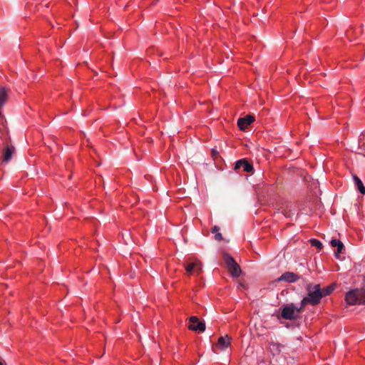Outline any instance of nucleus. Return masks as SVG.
<instances>
[{"instance_id":"obj_11","label":"nucleus","mask_w":365,"mask_h":365,"mask_svg":"<svg viewBox=\"0 0 365 365\" xmlns=\"http://www.w3.org/2000/svg\"><path fill=\"white\" fill-rule=\"evenodd\" d=\"M353 179L354 184L357 189L359 190V191L361 194H365V186L364 185L362 181L356 175H354Z\"/></svg>"},{"instance_id":"obj_2","label":"nucleus","mask_w":365,"mask_h":365,"mask_svg":"<svg viewBox=\"0 0 365 365\" xmlns=\"http://www.w3.org/2000/svg\"><path fill=\"white\" fill-rule=\"evenodd\" d=\"M345 301L349 305L365 304V289H354L345 295Z\"/></svg>"},{"instance_id":"obj_6","label":"nucleus","mask_w":365,"mask_h":365,"mask_svg":"<svg viewBox=\"0 0 365 365\" xmlns=\"http://www.w3.org/2000/svg\"><path fill=\"white\" fill-rule=\"evenodd\" d=\"M190 325L188 326L189 329L195 331L203 332L205 330V324L200 322L199 319L195 316L190 317Z\"/></svg>"},{"instance_id":"obj_21","label":"nucleus","mask_w":365,"mask_h":365,"mask_svg":"<svg viewBox=\"0 0 365 365\" xmlns=\"http://www.w3.org/2000/svg\"><path fill=\"white\" fill-rule=\"evenodd\" d=\"M0 365H2L1 362H0Z\"/></svg>"},{"instance_id":"obj_9","label":"nucleus","mask_w":365,"mask_h":365,"mask_svg":"<svg viewBox=\"0 0 365 365\" xmlns=\"http://www.w3.org/2000/svg\"><path fill=\"white\" fill-rule=\"evenodd\" d=\"M230 340L231 339L228 336V335L220 336L218 339L216 347L220 350H225L230 346Z\"/></svg>"},{"instance_id":"obj_14","label":"nucleus","mask_w":365,"mask_h":365,"mask_svg":"<svg viewBox=\"0 0 365 365\" xmlns=\"http://www.w3.org/2000/svg\"><path fill=\"white\" fill-rule=\"evenodd\" d=\"M310 243H311L312 246L316 247L319 250H321L322 248V243L318 240L312 239V240H310Z\"/></svg>"},{"instance_id":"obj_3","label":"nucleus","mask_w":365,"mask_h":365,"mask_svg":"<svg viewBox=\"0 0 365 365\" xmlns=\"http://www.w3.org/2000/svg\"><path fill=\"white\" fill-rule=\"evenodd\" d=\"M223 259L230 274L234 277H238L241 274V269L234 258L229 254L224 253Z\"/></svg>"},{"instance_id":"obj_10","label":"nucleus","mask_w":365,"mask_h":365,"mask_svg":"<svg viewBox=\"0 0 365 365\" xmlns=\"http://www.w3.org/2000/svg\"><path fill=\"white\" fill-rule=\"evenodd\" d=\"M299 277L290 272H287L281 275V277L278 279L279 281H285L288 282H294L299 279Z\"/></svg>"},{"instance_id":"obj_4","label":"nucleus","mask_w":365,"mask_h":365,"mask_svg":"<svg viewBox=\"0 0 365 365\" xmlns=\"http://www.w3.org/2000/svg\"><path fill=\"white\" fill-rule=\"evenodd\" d=\"M186 274L188 275H199L202 272V263L197 259L187 260L185 265Z\"/></svg>"},{"instance_id":"obj_8","label":"nucleus","mask_w":365,"mask_h":365,"mask_svg":"<svg viewBox=\"0 0 365 365\" xmlns=\"http://www.w3.org/2000/svg\"><path fill=\"white\" fill-rule=\"evenodd\" d=\"M241 168H242L243 171L246 173H250L253 170L252 165L245 160H240L235 163V170H239Z\"/></svg>"},{"instance_id":"obj_16","label":"nucleus","mask_w":365,"mask_h":365,"mask_svg":"<svg viewBox=\"0 0 365 365\" xmlns=\"http://www.w3.org/2000/svg\"><path fill=\"white\" fill-rule=\"evenodd\" d=\"M344 244L341 242L339 243V245L336 247L337 248V252H335V257L336 258H339V254L341 253L343 249H344Z\"/></svg>"},{"instance_id":"obj_1","label":"nucleus","mask_w":365,"mask_h":365,"mask_svg":"<svg viewBox=\"0 0 365 365\" xmlns=\"http://www.w3.org/2000/svg\"><path fill=\"white\" fill-rule=\"evenodd\" d=\"M308 294L301 302V306L304 307L307 304L317 305L318 304L322 297L321 294V287L319 284H309L307 287Z\"/></svg>"},{"instance_id":"obj_12","label":"nucleus","mask_w":365,"mask_h":365,"mask_svg":"<svg viewBox=\"0 0 365 365\" xmlns=\"http://www.w3.org/2000/svg\"><path fill=\"white\" fill-rule=\"evenodd\" d=\"M336 288V284H331L324 289H321L322 297H326L329 295Z\"/></svg>"},{"instance_id":"obj_17","label":"nucleus","mask_w":365,"mask_h":365,"mask_svg":"<svg viewBox=\"0 0 365 365\" xmlns=\"http://www.w3.org/2000/svg\"><path fill=\"white\" fill-rule=\"evenodd\" d=\"M340 242H341L340 240H336V239H333V240H331L330 243H331V245L332 247H336L339 245Z\"/></svg>"},{"instance_id":"obj_13","label":"nucleus","mask_w":365,"mask_h":365,"mask_svg":"<svg viewBox=\"0 0 365 365\" xmlns=\"http://www.w3.org/2000/svg\"><path fill=\"white\" fill-rule=\"evenodd\" d=\"M14 152V149L12 147H7L4 155V161L8 162L11 160L12 154Z\"/></svg>"},{"instance_id":"obj_20","label":"nucleus","mask_w":365,"mask_h":365,"mask_svg":"<svg viewBox=\"0 0 365 365\" xmlns=\"http://www.w3.org/2000/svg\"><path fill=\"white\" fill-rule=\"evenodd\" d=\"M218 231H219V227H218L217 226H215V227H213V228L212 229V232L213 233H217V232H218Z\"/></svg>"},{"instance_id":"obj_7","label":"nucleus","mask_w":365,"mask_h":365,"mask_svg":"<svg viewBox=\"0 0 365 365\" xmlns=\"http://www.w3.org/2000/svg\"><path fill=\"white\" fill-rule=\"evenodd\" d=\"M255 121V117L252 115H247L245 118H240L237 120V125L241 130H245L247 127Z\"/></svg>"},{"instance_id":"obj_5","label":"nucleus","mask_w":365,"mask_h":365,"mask_svg":"<svg viewBox=\"0 0 365 365\" xmlns=\"http://www.w3.org/2000/svg\"><path fill=\"white\" fill-rule=\"evenodd\" d=\"M301 309H297L293 304L285 306L281 312V316L284 319H294L296 317V313L300 312Z\"/></svg>"},{"instance_id":"obj_18","label":"nucleus","mask_w":365,"mask_h":365,"mask_svg":"<svg viewBox=\"0 0 365 365\" xmlns=\"http://www.w3.org/2000/svg\"><path fill=\"white\" fill-rule=\"evenodd\" d=\"M215 239L217 241H220L222 240V235L221 233L217 232L215 235Z\"/></svg>"},{"instance_id":"obj_19","label":"nucleus","mask_w":365,"mask_h":365,"mask_svg":"<svg viewBox=\"0 0 365 365\" xmlns=\"http://www.w3.org/2000/svg\"><path fill=\"white\" fill-rule=\"evenodd\" d=\"M217 155H218L217 151L216 150H215V149H212V157L214 158H215L217 156Z\"/></svg>"},{"instance_id":"obj_15","label":"nucleus","mask_w":365,"mask_h":365,"mask_svg":"<svg viewBox=\"0 0 365 365\" xmlns=\"http://www.w3.org/2000/svg\"><path fill=\"white\" fill-rule=\"evenodd\" d=\"M282 346L280 344H278V343L272 342V344H270V349H271V350L276 351L277 352H280L281 351V347Z\"/></svg>"}]
</instances>
